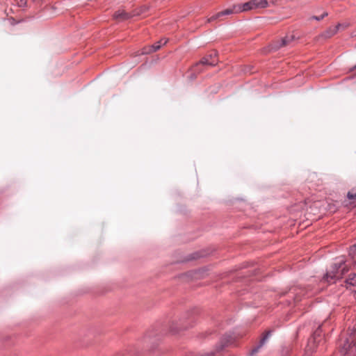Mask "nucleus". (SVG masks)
<instances>
[{
	"label": "nucleus",
	"instance_id": "f257e3e1",
	"mask_svg": "<svg viewBox=\"0 0 356 356\" xmlns=\"http://www.w3.org/2000/svg\"><path fill=\"white\" fill-rule=\"evenodd\" d=\"M218 53L216 51H212L211 54L203 57L199 63L194 67V71H199V67L203 66H215L218 63Z\"/></svg>",
	"mask_w": 356,
	"mask_h": 356
},
{
	"label": "nucleus",
	"instance_id": "f03ea898",
	"mask_svg": "<svg viewBox=\"0 0 356 356\" xmlns=\"http://www.w3.org/2000/svg\"><path fill=\"white\" fill-rule=\"evenodd\" d=\"M340 351L344 356H356V341L353 337L344 341Z\"/></svg>",
	"mask_w": 356,
	"mask_h": 356
},
{
	"label": "nucleus",
	"instance_id": "7ed1b4c3",
	"mask_svg": "<svg viewBox=\"0 0 356 356\" xmlns=\"http://www.w3.org/2000/svg\"><path fill=\"white\" fill-rule=\"evenodd\" d=\"M345 268L344 264L341 261L338 266L335 264L333 270L327 273L323 280L327 282H330L332 280L340 277L344 273Z\"/></svg>",
	"mask_w": 356,
	"mask_h": 356
},
{
	"label": "nucleus",
	"instance_id": "20e7f679",
	"mask_svg": "<svg viewBox=\"0 0 356 356\" xmlns=\"http://www.w3.org/2000/svg\"><path fill=\"white\" fill-rule=\"evenodd\" d=\"M233 13H236L234 6H233V7L231 8H227L223 11L219 12V13L213 15V16H211V17L207 19V22H213V21L220 18L222 16L229 15H231Z\"/></svg>",
	"mask_w": 356,
	"mask_h": 356
},
{
	"label": "nucleus",
	"instance_id": "39448f33",
	"mask_svg": "<svg viewBox=\"0 0 356 356\" xmlns=\"http://www.w3.org/2000/svg\"><path fill=\"white\" fill-rule=\"evenodd\" d=\"M345 286L352 292L356 293V274H350L345 281Z\"/></svg>",
	"mask_w": 356,
	"mask_h": 356
},
{
	"label": "nucleus",
	"instance_id": "423d86ee",
	"mask_svg": "<svg viewBox=\"0 0 356 356\" xmlns=\"http://www.w3.org/2000/svg\"><path fill=\"white\" fill-rule=\"evenodd\" d=\"M341 24L339 23L334 27L328 28L325 31L322 33V36L325 38H329L334 35L340 29Z\"/></svg>",
	"mask_w": 356,
	"mask_h": 356
},
{
	"label": "nucleus",
	"instance_id": "0eeeda50",
	"mask_svg": "<svg viewBox=\"0 0 356 356\" xmlns=\"http://www.w3.org/2000/svg\"><path fill=\"white\" fill-rule=\"evenodd\" d=\"M133 15L124 10H118L114 13V18L119 21H124L131 18Z\"/></svg>",
	"mask_w": 356,
	"mask_h": 356
},
{
	"label": "nucleus",
	"instance_id": "6e6552de",
	"mask_svg": "<svg viewBox=\"0 0 356 356\" xmlns=\"http://www.w3.org/2000/svg\"><path fill=\"white\" fill-rule=\"evenodd\" d=\"M236 336L232 334H226L225 335L220 342L221 348L222 349L224 347L231 344L235 340Z\"/></svg>",
	"mask_w": 356,
	"mask_h": 356
},
{
	"label": "nucleus",
	"instance_id": "1a4fd4ad",
	"mask_svg": "<svg viewBox=\"0 0 356 356\" xmlns=\"http://www.w3.org/2000/svg\"><path fill=\"white\" fill-rule=\"evenodd\" d=\"M270 332H267L265 334V335H264V336L262 337V339H261L260 344H259L257 347H256V348H253V349L252 350V351H251V353H250V355H254L256 353H257V352H258L259 348L260 347H261V346L264 344V343H265V342H266V341L268 339V338L269 337V336H270Z\"/></svg>",
	"mask_w": 356,
	"mask_h": 356
},
{
	"label": "nucleus",
	"instance_id": "9d476101",
	"mask_svg": "<svg viewBox=\"0 0 356 356\" xmlns=\"http://www.w3.org/2000/svg\"><path fill=\"white\" fill-rule=\"evenodd\" d=\"M294 40V36L293 35H286L281 40V44L278 47H282L289 44Z\"/></svg>",
	"mask_w": 356,
	"mask_h": 356
},
{
	"label": "nucleus",
	"instance_id": "9b49d317",
	"mask_svg": "<svg viewBox=\"0 0 356 356\" xmlns=\"http://www.w3.org/2000/svg\"><path fill=\"white\" fill-rule=\"evenodd\" d=\"M167 40L166 39H161L160 41L156 42L155 44H154L152 46V51H156L157 50H159L161 45L163 44H165L167 43Z\"/></svg>",
	"mask_w": 356,
	"mask_h": 356
},
{
	"label": "nucleus",
	"instance_id": "f8f14e48",
	"mask_svg": "<svg viewBox=\"0 0 356 356\" xmlns=\"http://www.w3.org/2000/svg\"><path fill=\"white\" fill-rule=\"evenodd\" d=\"M347 198L349 200H356V187L351 188L347 193Z\"/></svg>",
	"mask_w": 356,
	"mask_h": 356
},
{
	"label": "nucleus",
	"instance_id": "ddd939ff",
	"mask_svg": "<svg viewBox=\"0 0 356 356\" xmlns=\"http://www.w3.org/2000/svg\"><path fill=\"white\" fill-rule=\"evenodd\" d=\"M327 15H328V13L327 12H325L320 16L312 17V19H315L316 21H320V20L323 19L325 17L327 16Z\"/></svg>",
	"mask_w": 356,
	"mask_h": 356
},
{
	"label": "nucleus",
	"instance_id": "4468645a",
	"mask_svg": "<svg viewBox=\"0 0 356 356\" xmlns=\"http://www.w3.org/2000/svg\"><path fill=\"white\" fill-rule=\"evenodd\" d=\"M18 6L19 7H24L26 4V0H20L17 2Z\"/></svg>",
	"mask_w": 356,
	"mask_h": 356
},
{
	"label": "nucleus",
	"instance_id": "2eb2a0df",
	"mask_svg": "<svg viewBox=\"0 0 356 356\" xmlns=\"http://www.w3.org/2000/svg\"><path fill=\"white\" fill-rule=\"evenodd\" d=\"M349 26V24L348 23H344V24H341V26H340V29H346V28H348Z\"/></svg>",
	"mask_w": 356,
	"mask_h": 356
},
{
	"label": "nucleus",
	"instance_id": "dca6fc26",
	"mask_svg": "<svg viewBox=\"0 0 356 356\" xmlns=\"http://www.w3.org/2000/svg\"><path fill=\"white\" fill-rule=\"evenodd\" d=\"M355 70H356V65L355 66H353L352 68H350V71L353 72Z\"/></svg>",
	"mask_w": 356,
	"mask_h": 356
}]
</instances>
